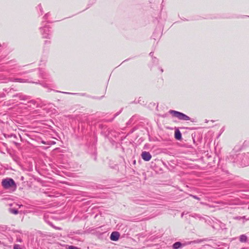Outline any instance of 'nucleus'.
<instances>
[{
	"label": "nucleus",
	"instance_id": "nucleus-17",
	"mask_svg": "<svg viewBox=\"0 0 249 249\" xmlns=\"http://www.w3.org/2000/svg\"><path fill=\"white\" fill-rule=\"evenodd\" d=\"M14 249H22L20 245L16 244V245H14Z\"/></svg>",
	"mask_w": 249,
	"mask_h": 249
},
{
	"label": "nucleus",
	"instance_id": "nucleus-5",
	"mask_svg": "<svg viewBox=\"0 0 249 249\" xmlns=\"http://www.w3.org/2000/svg\"><path fill=\"white\" fill-rule=\"evenodd\" d=\"M41 34L44 38H50L51 31L49 30V27L45 25L43 27L40 28Z\"/></svg>",
	"mask_w": 249,
	"mask_h": 249
},
{
	"label": "nucleus",
	"instance_id": "nucleus-21",
	"mask_svg": "<svg viewBox=\"0 0 249 249\" xmlns=\"http://www.w3.org/2000/svg\"><path fill=\"white\" fill-rule=\"evenodd\" d=\"M30 72V71H25V72H20V73H19L18 74H19V75H22V74H23L27 73H28V72Z\"/></svg>",
	"mask_w": 249,
	"mask_h": 249
},
{
	"label": "nucleus",
	"instance_id": "nucleus-30",
	"mask_svg": "<svg viewBox=\"0 0 249 249\" xmlns=\"http://www.w3.org/2000/svg\"><path fill=\"white\" fill-rule=\"evenodd\" d=\"M14 136V137H15V135H11V136Z\"/></svg>",
	"mask_w": 249,
	"mask_h": 249
},
{
	"label": "nucleus",
	"instance_id": "nucleus-4",
	"mask_svg": "<svg viewBox=\"0 0 249 249\" xmlns=\"http://www.w3.org/2000/svg\"><path fill=\"white\" fill-rule=\"evenodd\" d=\"M8 82H19V83H33L35 84H38V82H33L30 81L29 79H25L22 78H9L6 79L4 83H7Z\"/></svg>",
	"mask_w": 249,
	"mask_h": 249
},
{
	"label": "nucleus",
	"instance_id": "nucleus-14",
	"mask_svg": "<svg viewBox=\"0 0 249 249\" xmlns=\"http://www.w3.org/2000/svg\"><path fill=\"white\" fill-rule=\"evenodd\" d=\"M9 211L10 212V213L15 214H17L18 213V210L16 209L9 208Z\"/></svg>",
	"mask_w": 249,
	"mask_h": 249
},
{
	"label": "nucleus",
	"instance_id": "nucleus-20",
	"mask_svg": "<svg viewBox=\"0 0 249 249\" xmlns=\"http://www.w3.org/2000/svg\"><path fill=\"white\" fill-rule=\"evenodd\" d=\"M38 7L39 8L40 12H41V13H42V7H41V5H40V4H39V5H38Z\"/></svg>",
	"mask_w": 249,
	"mask_h": 249
},
{
	"label": "nucleus",
	"instance_id": "nucleus-25",
	"mask_svg": "<svg viewBox=\"0 0 249 249\" xmlns=\"http://www.w3.org/2000/svg\"><path fill=\"white\" fill-rule=\"evenodd\" d=\"M42 86L44 87H46V84H42Z\"/></svg>",
	"mask_w": 249,
	"mask_h": 249
},
{
	"label": "nucleus",
	"instance_id": "nucleus-31",
	"mask_svg": "<svg viewBox=\"0 0 249 249\" xmlns=\"http://www.w3.org/2000/svg\"><path fill=\"white\" fill-rule=\"evenodd\" d=\"M56 229H58V230H60V228H56Z\"/></svg>",
	"mask_w": 249,
	"mask_h": 249
},
{
	"label": "nucleus",
	"instance_id": "nucleus-11",
	"mask_svg": "<svg viewBox=\"0 0 249 249\" xmlns=\"http://www.w3.org/2000/svg\"><path fill=\"white\" fill-rule=\"evenodd\" d=\"M39 75L44 79H47L49 78V75L46 73L44 71L42 70H39Z\"/></svg>",
	"mask_w": 249,
	"mask_h": 249
},
{
	"label": "nucleus",
	"instance_id": "nucleus-28",
	"mask_svg": "<svg viewBox=\"0 0 249 249\" xmlns=\"http://www.w3.org/2000/svg\"><path fill=\"white\" fill-rule=\"evenodd\" d=\"M18 241L19 242H21V239H19V240H18Z\"/></svg>",
	"mask_w": 249,
	"mask_h": 249
},
{
	"label": "nucleus",
	"instance_id": "nucleus-10",
	"mask_svg": "<svg viewBox=\"0 0 249 249\" xmlns=\"http://www.w3.org/2000/svg\"><path fill=\"white\" fill-rule=\"evenodd\" d=\"M28 103L29 104L28 106L31 107H38V104L35 100H31Z\"/></svg>",
	"mask_w": 249,
	"mask_h": 249
},
{
	"label": "nucleus",
	"instance_id": "nucleus-2",
	"mask_svg": "<svg viewBox=\"0 0 249 249\" xmlns=\"http://www.w3.org/2000/svg\"><path fill=\"white\" fill-rule=\"evenodd\" d=\"M2 187L5 189H11L15 190L17 188L15 181L11 178L3 179L1 182Z\"/></svg>",
	"mask_w": 249,
	"mask_h": 249
},
{
	"label": "nucleus",
	"instance_id": "nucleus-7",
	"mask_svg": "<svg viewBox=\"0 0 249 249\" xmlns=\"http://www.w3.org/2000/svg\"><path fill=\"white\" fill-rule=\"evenodd\" d=\"M18 97L21 100H27L30 99V97L21 93H19L13 95V97Z\"/></svg>",
	"mask_w": 249,
	"mask_h": 249
},
{
	"label": "nucleus",
	"instance_id": "nucleus-19",
	"mask_svg": "<svg viewBox=\"0 0 249 249\" xmlns=\"http://www.w3.org/2000/svg\"><path fill=\"white\" fill-rule=\"evenodd\" d=\"M244 218H245V216H243V217L238 216V217H236L235 218V219H238V220H240L241 219H244Z\"/></svg>",
	"mask_w": 249,
	"mask_h": 249
},
{
	"label": "nucleus",
	"instance_id": "nucleus-24",
	"mask_svg": "<svg viewBox=\"0 0 249 249\" xmlns=\"http://www.w3.org/2000/svg\"><path fill=\"white\" fill-rule=\"evenodd\" d=\"M153 53L152 52H151V53H149V55H150V56H152V55H153Z\"/></svg>",
	"mask_w": 249,
	"mask_h": 249
},
{
	"label": "nucleus",
	"instance_id": "nucleus-6",
	"mask_svg": "<svg viewBox=\"0 0 249 249\" xmlns=\"http://www.w3.org/2000/svg\"><path fill=\"white\" fill-rule=\"evenodd\" d=\"M141 156L142 159L146 161H149L152 158L150 153L146 151L142 152Z\"/></svg>",
	"mask_w": 249,
	"mask_h": 249
},
{
	"label": "nucleus",
	"instance_id": "nucleus-23",
	"mask_svg": "<svg viewBox=\"0 0 249 249\" xmlns=\"http://www.w3.org/2000/svg\"><path fill=\"white\" fill-rule=\"evenodd\" d=\"M45 44H47V43H50V41H47V40H46V41H45Z\"/></svg>",
	"mask_w": 249,
	"mask_h": 249
},
{
	"label": "nucleus",
	"instance_id": "nucleus-13",
	"mask_svg": "<svg viewBox=\"0 0 249 249\" xmlns=\"http://www.w3.org/2000/svg\"><path fill=\"white\" fill-rule=\"evenodd\" d=\"M248 238L246 235L242 234L240 236V241L241 242H246L247 241Z\"/></svg>",
	"mask_w": 249,
	"mask_h": 249
},
{
	"label": "nucleus",
	"instance_id": "nucleus-8",
	"mask_svg": "<svg viewBox=\"0 0 249 249\" xmlns=\"http://www.w3.org/2000/svg\"><path fill=\"white\" fill-rule=\"evenodd\" d=\"M120 234L117 231H113L111 233L110 239L112 241H116L119 239Z\"/></svg>",
	"mask_w": 249,
	"mask_h": 249
},
{
	"label": "nucleus",
	"instance_id": "nucleus-9",
	"mask_svg": "<svg viewBox=\"0 0 249 249\" xmlns=\"http://www.w3.org/2000/svg\"><path fill=\"white\" fill-rule=\"evenodd\" d=\"M184 246V244H182L180 242H176L173 245L172 248L173 249H178L179 248Z\"/></svg>",
	"mask_w": 249,
	"mask_h": 249
},
{
	"label": "nucleus",
	"instance_id": "nucleus-22",
	"mask_svg": "<svg viewBox=\"0 0 249 249\" xmlns=\"http://www.w3.org/2000/svg\"><path fill=\"white\" fill-rule=\"evenodd\" d=\"M120 113V112H117V113H116L115 116H114V117H115L117 116H118Z\"/></svg>",
	"mask_w": 249,
	"mask_h": 249
},
{
	"label": "nucleus",
	"instance_id": "nucleus-26",
	"mask_svg": "<svg viewBox=\"0 0 249 249\" xmlns=\"http://www.w3.org/2000/svg\"><path fill=\"white\" fill-rule=\"evenodd\" d=\"M64 93H66V94H72L71 93H70V92H64Z\"/></svg>",
	"mask_w": 249,
	"mask_h": 249
},
{
	"label": "nucleus",
	"instance_id": "nucleus-32",
	"mask_svg": "<svg viewBox=\"0 0 249 249\" xmlns=\"http://www.w3.org/2000/svg\"><path fill=\"white\" fill-rule=\"evenodd\" d=\"M1 47V44H0V47Z\"/></svg>",
	"mask_w": 249,
	"mask_h": 249
},
{
	"label": "nucleus",
	"instance_id": "nucleus-16",
	"mask_svg": "<svg viewBox=\"0 0 249 249\" xmlns=\"http://www.w3.org/2000/svg\"><path fill=\"white\" fill-rule=\"evenodd\" d=\"M68 249H81L78 248L77 247L73 246H69L68 247Z\"/></svg>",
	"mask_w": 249,
	"mask_h": 249
},
{
	"label": "nucleus",
	"instance_id": "nucleus-27",
	"mask_svg": "<svg viewBox=\"0 0 249 249\" xmlns=\"http://www.w3.org/2000/svg\"><path fill=\"white\" fill-rule=\"evenodd\" d=\"M200 204H202V205H204V204H205V203H204L202 202H200Z\"/></svg>",
	"mask_w": 249,
	"mask_h": 249
},
{
	"label": "nucleus",
	"instance_id": "nucleus-3",
	"mask_svg": "<svg viewBox=\"0 0 249 249\" xmlns=\"http://www.w3.org/2000/svg\"><path fill=\"white\" fill-rule=\"evenodd\" d=\"M169 112L173 117L177 118L180 120L189 121L191 120V118L182 112L173 110H170Z\"/></svg>",
	"mask_w": 249,
	"mask_h": 249
},
{
	"label": "nucleus",
	"instance_id": "nucleus-29",
	"mask_svg": "<svg viewBox=\"0 0 249 249\" xmlns=\"http://www.w3.org/2000/svg\"><path fill=\"white\" fill-rule=\"evenodd\" d=\"M160 71H161V72L163 71V70L162 69H160Z\"/></svg>",
	"mask_w": 249,
	"mask_h": 249
},
{
	"label": "nucleus",
	"instance_id": "nucleus-18",
	"mask_svg": "<svg viewBox=\"0 0 249 249\" xmlns=\"http://www.w3.org/2000/svg\"><path fill=\"white\" fill-rule=\"evenodd\" d=\"M49 16H50V13H48L46 14L43 17L44 19H45V20L47 19Z\"/></svg>",
	"mask_w": 249,
	"mask_h": 249
},
{
	"label": "nucleus",
	"instance_id": "nucleus-15",
	"mask_svg": "<svg viewBox=\"0 0 249 249\" xmlns=\"http://www.w3.org/2000/svg\"><path fill=\"white\" fill-rule=\"evenodd\" d=\"M190 196L192 197L193 198L196 199L197 200H199L200 199V198L199 197H198L197 196H195V195L190 194Z\"/></svg>",
	"mask_w": 249,
	"mask_h": 249
},
{
	"label": "nucleus",
	"instance_id": "nucleus-12",
	"mask_svg": "<svg viewBox=\"0 0 249 249\" xmlns=\"http://www.w3.org/2000/svg\"><path fill=\"white\" fill-rule=\"evenodd\" d=\"M175 138L178 140H180L181 139V133L178 129L176 130L175 132Z\"/></svg>",
	"mask_w": 249,
	"mask_h": 249
},
{
	"label": "nucleus",
	"instance_id": "nucleus-1",
	"mask_svg": "<svg viewBox=\"0 0 249 249\" xmlns=\"http://www.w3.org/2000/svg\"><path fill=\"white\" fill-rule=\"evenodd\" d=\"M231 161L234 165L245 167L249 165V152L232 155Z\"/></svg>",
	"mask_w": 249,
	"mask_h": 249
}]
</instances>
